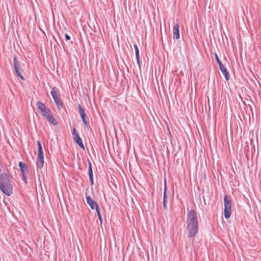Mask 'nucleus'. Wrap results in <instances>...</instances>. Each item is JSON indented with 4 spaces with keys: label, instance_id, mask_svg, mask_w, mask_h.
I'll return each instance as SVG.
<instances>
[{
    "label": "nucleus",
    "instance_id": "nucleus-1",
    "mask_svg": "<svg viewBox=\"0 0 261 261\" xmlns=\"http://www.w3.org/2000/svg\"><path fill=\"white\" fill-rule=\"evenodd\" d=\"M198 221L197 213L194 210L188 212L187 217L186 229L189 238H194L198 232Z\"/></svg>",
    "mask_w": 261,
    "mask_h": 261
},
{
    "label": "nucleus",
    "instance_id": "nucleus-2",
    "mask_svg": "<svg viewBox=\"0 0 261 261\" xmlns=\"http://www.w3.org/2000/svg\"><path fill=\"white\" fill-rule=\"evenodd\" d=\"M0 190L8 196H10L13 193V186L9 176L5 173L0 175Z\"/></svg>",
    "mask_w": 261,
    "mask_h": 261
},
{
    "label": "nucleus",
    "instance_id": "nucleus-3",
    "mask_svg": "<svg viewBox=\"0 0 261 261\" xmlns=\"http://www.w3.org/2000/svg\"><path fill=\"white\" fill-rule=\"evenodd\" d=\"M224 215L226 219H228L231 213V198L227 195H225L224 197Z\"/></svg>",
    "mask_w": 261,
    "mask_h": 261
},
{
    "label": "nucleus",
    "instance_id": "nucleus-4",
    "mask_svg": "<svg viewBox=\"0 0 261 261\" xmlns=\"http://www.w3.org/2000/svg\"><path fill=\"white\" fill-rule=\"evenodd\" d=\"M38 147L37 159L36 161V166L38 169H42L44 166V155L42 147L40 141H37Z\"/></svg>",
    "mask_w": 261,
    "mask_h": 261
},
{
    "label": "nucleus",
    "instance_id": "nucleus-5",
    "mask_svg": "<svg viewBox=\"0 0 261 261\" xmlns=\"http://www.w3.org/2000/svg\"><path fill=\"white\" fill-rule=\"evenodd\" d=\"M50 93L58 108L59 109L62 108L63 107V103L61 99L60 93L59 90L57 88L54 87L52 88Z\"/></svg>",
    "mask_w": 261,
    "mask_h": 261
},
{
    "label": "nucleus",
    "instance_id": "nucleus-6",
    "mask_svg": "<svg viewBox=\"0 0 261 261\" xmlns=\"http://www.w3.org/2000/svg\"><path fill=\"white\" fill-rule=\"evenodd\" d=\"M13 66L15 73L21 80L25 81V77L22 75L23 69H21L20 62L18 60L17 56H15L13 58Z\"/></svg>",
    "mask_w": 261,
    "mask_h": 261
},
{
    "label": "nucleus",
    "instance_id": "nucleus-7",
    "mask_svg": "<svg viewBox=\"0 0 261 261\" xmlns=\"http://www.w3.org/2000/svg\"><path fill=\"white\" fill-rule=\"evenodd\" d=\"M36 106L39 111V112L43 117H46L51 113L50 110L48 108H46L43 102L38 101L36 103Z\"/></svg>",
    "mask_w": 261,
    "mask_h": 261
},
{
    "label": "nucleus",
    "instance_id": "nucleus-8",
    "mask_svg": "<svg viewBox=\"0 0 261 261\" xmlns=\"http://www.w3.org/2000/svg\"><path fill=\"white\" fill-rule=\"evenodd\" d=\"M86 200L87 203L92 210H96V208H99L98 205L96 201L92 199L90 196L87 195V194H86Z\"/></svg>",
    "mask_w": 261,
    "mask_h": 261
},
{
    "label": "nucleus",
    "instance_id": "nucleus-9",
    "mask_svg": "<svg viewBox=\"0 0 261 261\" xmlns=\"http://www.w3.org/2000/svg\"><path fill=\"white\" fill-rule=\"evenodd\" d=\"M173 39H178L180 37L179 34V25L177 23L174 24L173 29Z\"/></svg>",
    "mask_w": 261,
    "mask_h": 261
},
{
    "label": "nucleus",
    "instance_id": "nucleus-10",
    "mask_svg": "<svg viewBox=\"0 0 261 261\" xmlns=\"http://www.w3.org/2000/svg\"><path fill=\"white\" fill-rule=\"evenodd\" d=\"M167 186L166 184V181H165V186H164V198H163V207L164 211L167 210Z\"/></svg>",
    "mask_w": 261,
    "mask_h": 261
},
{
    "label": "nucleus",
    "instance_id": "nucleus-11",
    "mask_svg": "<svg viewBox=\"0 0 261 261\" xmlns=\"http://www.w3.org/2000/svg\"><path fill=\"white\" fill-rule=\"evenodd\" d=\"M18 166L20 169L22 174H28V168L25 163L22 162H19L18 163Z\"/></svg>",
    "mask_w": 261,
    "mask_h": 261
},
{
    "label": "nucleus",
    "instance_id": "nucleus-12",
    "mask_svg": "<svg viewBox=\"0 0 261 261\" xmlns=\"http://www.w3.org/2000/svg\"><path fill=\"white\" fill-rule=\"evenodd\" d=\"M219 66L220 70L224 75L226 80L228 81L229 80V73L227 69H226V68L224 66L223 64H220V65H219Z\"/></svg>",
    "mask_w": 261,
    "mask_h": 261
},
{
    "label": "nucleus",
    "instance_id": "nucleus-13",
    "mask_svg": "<svg viewBox=\"0 0 261 261\" xmlns=\"http://www.w3.org/2000/svg\"><path fill=\"white\" fill-rule=\"evenodd\" d=\"M74 140L77 143V144L82 149H84V145L83 144V141L81 137L79 135H76L75 137H74Z\"/></svg>",
    "mask_w": 261,
    "mask_h": 261
},
{
    "label": "nucleus",
    "instance_id": "nucleus-14",
    "mask_svg": "<svg viewBox=\"0 0 261 261\" xmlns=\"http://www.w3.org/2000/svg\"><path fill=\"white\" fill-rule=\"evenodd\" d=\"M45 118L47 119L48 122H49L55 126L57 125L58 124V122L55 120V119L53 117V115H51V113L49 115L47 116Z\"/></svg>",
    "mask_w": 261,
    "mask_h": 261
},
{
    "label": "nucleus",
    "instance_id": "nucleus-15",
    "mask_svg": "<svg viewBox=\"0 0 261 261\" xmlns=\"http://www.w3.org/2000/svg\"><path fill=\"white\" fill-rule=\"evenodd\" d=\"M80 116L82 119V121L84 123V126L88 128L89 127V123L87 120V119H86V114L82 115Z\"/></svg>",
    "mask_w": 261,
    "mask_h": 261
},
{
    "label": "nucleus",
    "instance_id": "nucleus-16",
    "mask_svg": "<svg viewBox=\"0 0 261 261\" xmlns=\"http://www.w3.org/2000/svg\"><path fill=\"white\" fill-rule=\"evenodd\" d=\"M88 175L89 177H92L93 176L92 164L90 160H88Z\"/></svg>",
    "mask_w": 261,
    "mask_h": 261
},
{
    "label": "nucleus",
    "instance_id": "nucleus-17",
    "mask_svg": "<svg viewBox=\"0 0 261 261\" xmlns=\"http://www.w3.org/2000/svg\"><path fill=\"white\" fill-rule=\"evenodd\" d=\"M77 109H78L79 112L80 116L86 114L85 110L82 107L81 105L79 104L77 105Z\"/></svg>",
    "mask_w": 261,
    "mask_h": 261
},
{
    "label": "nucleus",
    "instance_id": "nucleus-18",
    "mask_svg": "<svg viewBox=\"0 0 261 261\" xmlns=\"http://www.w3.org/2000/svg\"><path fill=\"white\" fill-rule=\"evenodd\" d=\"M77 109H78L79 112L80 116L86 114L85 110L82 107L81 105L79 104L77 105Z\"/></svg>",
    "mask_w": 261,
    "mask_h": 261
},
{
    "label": "nucleus",
    "instance_id": "nucleus-19",
    "mask_svg": "<svg viewBox=\"0 0 261 261\" xmlns=\"http://www.w3.org/2000/svg\"><path fill=\"white\" fill-rule=\"evenodd\" d=\"M96 213H97V216L98 217V219L100 221V223H102V217H101L99 208H96Z\"/></svg>",
    "mask_w": 261,
    "mask_h": 261
},
{
    "label": "nucleus",
    "instance_id": "nucleus-20",
    "mask_svg": "<svg viewBox=\"0 0 261 261\" xmlns=\"http://www.w3.org/2000/svg\"><path fill=\"white\" fill-rule=\"evenodd\" d=\"M134 48L135 50L136 57L139 56V50L137 44L134 45Z\"/></svg>",
    "mask_w": 261,
    "mask_h": 261
},
{
    "label": "nucleus",
    "instance_id": "nucleus-21",
    "mask_svg": "<svg viewBox=\"0 0 261 261\" xmlns=\"http://www.w3.org/2000/svg\"><path fill=\"white\" fill-rule=\"evenodd\" d=\"M27 174H22V180H23V181L24 182V184L25 185L28 184V180H27V178L26 176Z\"/></svg>",
    "mask_w": 261,
    "mask_h": 261
},
{
    "label": "nucleus",
    "instance_id": "nucleus-22",
    "mask_svg": "<svg viewBox=\"0 0 261 261\" xmlns=\"http://www.w3.org/2000/svg\"><path fill=\"white\" fill-rule=\"evenodd\" d=\"M215 57L216 61L219 65H220V64H222L221 61L219 60L218 56L216 54H215Z\"/></svg>",
    "mask_w": 261,
    "mask_h": 261
},
{
    "label": "nucleus",
    "instance_id": "nucleus-23",
    "mask_svg": "<svg viewBox=\"0 0 261 261\" xmlns=\"http://www.w3.org/2000/svg\"><path fill=\"white\" fill-rule=\"evenodd\" d=\"M73 135L75 137L76 135H79V133L76 130L75 128L73 129Z\"/></svg>",
    "mask_w": 261,
    "mask_h": 261
},
{
    "label": "nucleus",
    "instance_id": "nucleus-24",
    "mask_svg": "<svg viewBox=\"0 0 261 261\" xmlns=\"http://www.w3.org/2000/svg\"><path fill=\"white\" fill-rule=\"evenodd\" d=\"M136 58L137 64L139 65V66L140 67V62L139 56H138L136 57Z\"/></svg>",
    "mask_w": 261,
    "mask_h": 261
},
{
    "label": "nucleus",
    "instance_id": "nucleus-25",
    "mask_svg": "<svg viewBox=\"0 0 261 261\" xmlns=\"http://www.w3.org/2000/svg\"><path fill=\"white\" fill-rule=\"evenodd\" d=\"M89 178H90V185L91 186L93 185V184H94L93 176L92 177H89Z\"/></svg>",
    "mask_w": 261,
    "mask_h": 261
},
{
    "label": "nucleus",
    "instance_id": "nucleus-26",
    "mask_svg": "<svg viewBox=\"0 0 261 261\" xmlns=\"http://www.w3.org/2000/svg\"><path fill=\"white\" fill-rule=\"evenodd\" d=\"M65 39L66 40H69L70 39V37L68 35V34H66L65 35Z\"/></svg>",
    "mask_w": 261,
    "mask_h": 261
}]
</instances>
